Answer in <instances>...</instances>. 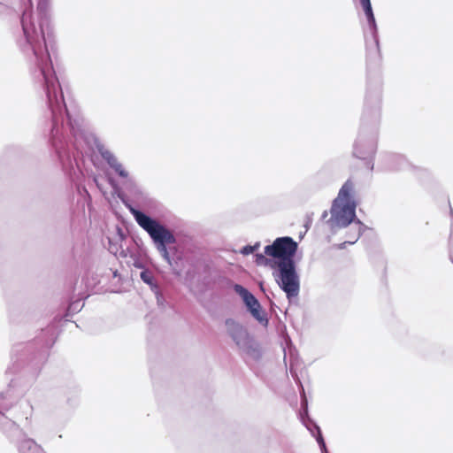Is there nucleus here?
Returning <instances> with one entry per match:
<instances>
[{
  "label": "nucleus",
  "instance_id": "1",
  "mask_svg": "<svg viewBox=\"0 0 453 453\" xmlns=\"http://www.w3.org/2000/svg\"><path fill=\"white\" fill-rule=\"evenodd\" d=\"M297 250V243L288 236L279 237L273 244L265 247V255L277 258L271 265L275 269L274 278L288 298L296 297L299 293V277L293 259Z\"/></svg>",
  "mask_w": 453,
  "mask_h": 453
},
{
  "label": "nucleus",
  "instance_id": "2",
  "mask_svg": "<svg viewBox=\"0 0 453 453\" xmlns=\"http://www.w3.org/2000/svg\"><path fill=\"white\" fill-rule=\"evenodd\" d=\"M131 213L135 219L137 224L146 231L152 239L157 250L164 259L171 265V257L167 250V245L176 242V238L173 232L160 224L157 220L149 217L138 210L132 208Z\"/></svg>",
  "mask_w": 453,
  "mask_h": 453
},
{
  "label": "nucleus",
  "instance_id": "3",
  "mask_svg": "<svg viewBox=\"0 0 453 453\" xmlns=\"http://www.w3.org/2000/svg\"><path fill=\"white\" fill-rule=\"evenodd\" d=\"M353 190L354 183L348 180L341 188L333 203L331 208L332 219L340 227L347 226L356 217V203L352 200Z\"/></svg>",
  "mask_w": 453,
  "mask_h": 453
},
{
  "label": "nucleus",
  "instance_id": "4",
  "mask_svg": "<svg viewBox=\"0 0 453 453\" xmlns=\"http://www.w3.org/2000/svg\"><path fill=\"white\" fill-rule=\"evenodd\" d=\"M380 59L379 42L373 38L366 42V60L370 64L378 62Z\"/></svg>",
  "mask_w": 453,
  "mask_h": 453
},
{
  "label": "nucleus",
  "instance_id": "5",
  "mask_svg": "<svg viewBox=\"0 0 453 453\" xmlns=\"http://www.w3.org/2000/svg\"><path fill=\"white\" fill-rule=\"evenodd\" d=\"M234 289L242 297L243 303L247 307L252 304L257 300V298L242 285L235 284L234 286Z\"/></svg>",
  "mask_w": 453,
  "mask_h": 453
},
{
  "label": "nucleus",
  "instance_id": "6",
  "mask_svg": "<svg viewBox=\"0 0 453 453\" xmlns=\"http://www.w3.org/2000/svg\"><path fill=\"white\" fill-rule=\"evenodd\" d=\"M360 4L364 9L365 14L371 27L375 28V18L372 12L370 0H360Z\"/></svg>",
  "mask_w": 453,
  "mask_h": 453
},
{
  "label": "nucleus",
  "instance_id": "7",
  "mask_svg": "<svg viewBox=\"0 0 453 453\" xmlns=\"http://www.w3.org/2000/svg\"><path fill=\"white\" fill-rule=\"evenodd\" d=\"M247 308L256 319H257L258 321L265 320L264 312L262 311V307L257 299L252 304L249 305Z\"/></svg>",
  "mask_w": 453,
  "mask_h": 453
},
{
  "label": "nucleus",
  "instance_id": "8",
  "mask_svg": "<svg viewBox=\"0 0 453 453\" xmlns=\"http://www.w3.org/2000/svg\"><path fill=\"white\" fill-rule=\"evenodd\" d=\"M247 308L256 319H257L258 321L265 320L264 312L262 311V307L257 299L252 304L249 305Z\"/></svg>",
  "mask_w": 453,
  "mask_h": 453
},
{
  "label": "nucleus",
  "instance_id": "9",
  "mask_svg": "<svg viewBox=\"0 0 453 453\" xmlns=\"http://www.w3.org/2000/svg\"><path fill=\"white\" fill-rule=\"evenodd\" d=\"M99 152L101 157L107 162V164L112 168L114 165L118 162V158L114 156V154L107 149L101 148L99 149Z\"/></svg>",
  "mask_w": 453,
  "mask_h": 453
},
{
  "label": "nucleus",
  "instance_id": "10",
  "mask_svg": "<svg viewBox=\"0 0 453 453\" xmlns=\"http://www.w3.org/2000/svg\"><path fill=\"white\" fill-rule=\"evenodd\" d=\"M33 450L35 453H42V449L33 441H26L22 444V449Z\"/></svg>",
  "mask_w": 453,
  "mask_h": 453
},
{
  "label": "nucleus",
  "instance_id": "11",
  "mask_svg": "<svg viewBox=\"0 0 453 453\" xmlns=\"http://www.w3.org/2000/svg\"><path fill=\"white\" fill-rule=\"evenodd\" d=\"M112 169L121 178H127L129 175L128 172L124 168L123 165L120 162H118L116 165H114Z\"/></svg>",
  "mask_w": 453,
  "mask_h": 453
},
{
  "label": "nucleus",
  "instance_id": "12",
  "mask_svg": "<svg viewBox=\"0 0 453 453\" xmlns=\"http://www.w3.org/2000/svg\"><path fill=\"white\" fill-rule=\"evenodd\" d=\"M257 247H258V245H255V246L248 245V246H245V247H243V249L242 250V253L244 254V255L251 254V253H253L256 250V249Z\"/></svg>",
  "mask_w": 453,
  "mask_h": 453
},
{
  "label": "nucleus",
  "instance_id": "13",
  "mask_svg": "<svg viewBox=\"0 0 453 453\" xmlns=\"http://www.w3.org/2000/svg\"><path fill=\"white\" fill-rule=\"evenodd\" d=\"M256 262L257 265L266 264L267 258L265 257V255L257 254L256 256Z\"/></svg>",
  "mask_w": 453,
  "mask_h": 453
},
{
  "label": "nucleus",
  "instance_id": "14",
  "mask_svg": "<svg viewBox=\"0 0 453 453\" xmlns=\"http://www.w3.org/2000/svg\"><path fill=\"white\" fill-rule=\"evenodd\" d=\"M141 278L142 279V280H143L144 282L150 283V277L147 275V273H146V272H142V273H141Z\"/></svg>",
  "mask_w": 453,
  "mask_h": 453
},
{
  "label": "nucleus",
  "instance_id": "15",
  "mask_svg": "<svg viewBox=\"0 0 453 453\" xmlns=\"http://www.w3.org/2000/svg\"><path fill=\"white\" fill-rule=\"evenodd\" d=\"M27 42L32 44V41L28 36H27Z\"/></svg>",
  "mask_w": 453,
  "mask_h": 453
},
{
  "label": "nucleus",
  "instance_id": "16",
  "mask_svg": "<svg viewBox=\"0 0 453 453\" xmlns=\"http://www.w3.org/2000/svg\"><path fill=\"white\" fill-rule=\"evenodd\" d=\"M326 215H327V211H325L323 216L326 217Z\"/></svg>",
  "mask_w": 453,
  "mask_h": 453
},
{
  "label": "nucleus",
  "instance_id": "17",
  "mask_svg": "<svg viewBox=\"0 0 453 453\" xmlns=\"http://www.w3.org/2000/svg\"><path fill=\"white\" fill-rule=\"evenodd\" d=\"M321 443L323 446H325V442L323 441V439H321Z\"/></svg>",
  "mask_w": 453,
  "mask_h": 453
}]
</instances>
